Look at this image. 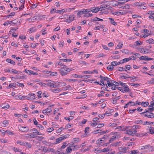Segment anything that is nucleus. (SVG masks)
<instances>
[{
    "label": "nucleus",
    "mask_w": 154,
    "mask_h": 154,
    "mask_svg": "<svg viewBox=\"0 0 154 154\" xmlns=\"http://www.w3.org/2000/svg\"><path fill=\"white\" fill-rule=\"evenodd\" d=\"M111 4L112 5H113L112 6H114L116 5H118L116 4V1H112L111 2Z\"/></svg>",
    "instance_id": "nucleus-51"
},
{
    "label": "nucleus",
    "mask_w": 154,
    "mask_h": 154,
    "mask_svg": "<svg viewBox=\"0 0 154 154\" xmlns=\"http://www.w3.org/2000/svg\"><path fill=\"white\" fill-rule=\"evenodd\" d=\"M134 123L136 124H139L140 123L143 124V123L142 121L139 120L135 121Z\"/></svg>",
    "instance_id": "nucleus-34"
},
{
    "label": "nucleus",
    "mask_w": 154,
    "mask_h": 154,
    "mask_svg": "<svg viewBox=\"0 0 154 154\" xmlns=\"http://www.w3.org/2000/svg\"><path fill=\"white\" fill-rule=\"evenodd\" d=\"M66 143H64L63 144V145L61 147V149H64L66 147Z\"/></svg>",
    "instance_id": "nucleus-55"
},
{
    "label": "nucleus",
    "mask_w": 154,
    "mask_h": 154,
    "mask_svg": "<svg viewBox=\"0 0 154 154\" xmlns=\"http://www.w3.org/2000/svg\"><path fill=\"white\" fill-rule=\"evenodd\" d=\"M72 149L70 148L69 147H68L66 149V151L67 153H70L72 151Z\"/></svg>",
    "instance_id": "nucleus-38"
},
{
    "label": "nucleus",
    "mask_w": 154,
    "mask_h": 154,
    "mask_svg": "<svg viewBox=\"0 0 154 154\" xmlns=\"http://www.w3.org/2000/svg\"><path fill=\"white\" fill-rule=\"evenodd\" d=\"M36 29L34 28H31L29 29V30L30 31V32L32 33V32H34L36 31Z\"/></svg>",
    "instance_id": "nucleus-45"
},
{
    "label": "nucleus",
    "mask_w": 154,
    "mask_h": 154,
    "mask_svg": "<svg viewBox=\"0 0 154 154\" xmlns=\"http://www.w3.org/2000/svg\"><path fill=\"white\" fill-rule=\"evenodd\" d=\"M142 105L144 107L147 106L149 104V103L148 102H142L141 103Z\"/></svg>",
    "instance_id": "nucleus-25"
},
{
    "label": "nucleus",
    "mask_w": 154,
    "mask_h": 154,
    "mask_svg": "<svg viewBox=\"0 0 154 154\" xmlns=\"http://www.w3.org/2000/svg\"><path fill=\"white\" fill-rule=\"evenodd\" d=\"M0 140L1 142L2 143H7V140L5 139H0Z\"/></svg>",
    "instance_id": "nucleus-63"
},
{
    "label": "nucleus",
    "mask_w": 154,
    "mask_h": 154,
    "mask_svg": "<svg viewBox=\"0 0 154 154\" xmlns=\"http://www.w3.org/2000/svg\"><path fill=\"white\" fill-rule=\"evenodd\" d=\"M37 93L38 94V97L40 98H41L42 96H41V94H42V92L41 91H40L38 92Z\"/></svg>",
    "instance_id": "nucleus-54"
},
{
    "label": "nucleus",
    "mask_w": 154,
    "mask_h": 154,
    "mask_svg": "<svg viewBox=\"0 0 154 154\" xmlns=\"http://www.w3.org/2000/svg\"><path fill=\"white\" fill-rule=\"evenodd\" d=\"M153 40L152 38H150L148 40H147L146 41V42L147 43H149V44H152L151 43L152 42V41Z\"/></svg>",
    "instance_id": "nucleus-57"
},
{
    "label": "nucleus",
    "mask_w": 154,
    "mask_h": 154,
    "mask_svg": "<svg viewBox=\"0 0 154 154\" xmlns=\"http://www.w3.org/2000/svg\"><path fill=\"white\" fill-rule=\"evenodd\" d=\"M140 127V126L137 125H133L131 127V129H139Z\"/></svg>",
    "instance_id": "nucleus-26"
},
{
    "label": "nucleus",
    "mask_w": 154,
    "mask_h": 154,
    "mask_svg": "<svg viewBox=\"0 0 154 154\" xmlns=\"http://www.w3.org/2000/svg\"><path fill=\"white\" fill-rule=\"evenodd\" d=\"M112 82H109L107 83L109 87H111L112 86H113L114 85V84L113 83H112Z\"/></svg>",
    "instance_id": "nucleus-56"
},
{
    "label": "nucleus",
    "mask_w": 154,
    "mask_h": 154,
    "mask_svg": "<svg viewBox=\"0 0 154 154\" xmlns=\"http://www.w3.org/2000/svg\"><path fill=\"white\" fill-rule=\"evenodd\" d=\"M90 77V75H84L83 76H82V78L84 79H87L88 78H89Z\"/></svg>",
    "instance_id": "nucleus-53"
},
{
    "label": "nucleus",
    "mask_w": 154,
    "mask_h": 154,
    "mask_svg": "<svg viewBox=\"0 0 154 154\" xmlns=\"http://www.w3.org/2000/svg\"><path fill=\"white\" fill-rule=\"evenodd\" d=\"M19 130L21 131L24 132H27L29 130V128L28 127H23L21 125L18 126Z\"/></svg>",
    "instance_id": "nucleus-3"
},
{
    "label": "nucleus",
    "mask_w": 154,
    "mask_h": 154,
    "mask_svg": "<svg viewBox=\"0 0 154 154\" xmlns=\"http://www.w3.org/2000/svg\"><path fill=\"white\" fill-rule=\"evenodd\" d=\"M101 131L100 129H98L97 130H94V134H97L100 133V131Z\"/></svg>",
    "instance_id": "nucleus-62"
},
{
    "label": "nucleus",
    "mask_w": 154,
    "mask_h": 154,
    "mask_svg": "<svg viewBox=\"0 0 154 154\" xmlns=\"http://www.w3.org/2000/svg\"><path fill=\"white\" fill-rule=\"evenodd\" d=\"M148 133L150 134H152L154 133V130L152 129V128H150L149 129V131H148Z\"/></svg>",
    "instance_id": "nucleus-40"
},
{
    "label": "nucleus",
    "mask_w": 154,
    "mask_h": 154,
    "mask_svg": "<svg viewBox=\"0 0 154 154\" xmlns=\"http://www.w3.org/2000/svg\"><path fill=\"white\" fill-rule=\"evenodd\" d=\"M35 94H28V97L26 98V99L29 100L35 99Z\"/></svg>",
    "instance_id": "nucleus-9"
},
{
    "label": "nucleus",
    "mask_w": 154,
    "mask_h": 154,
    "mask_svg": "<svg viewBox=\"0 0 154 154\" xmlns=\"http://www.w3.org/2000/svg\"><path fill=\"white\" fill-rule=\"evenodd\" d=\"M47 82L46 85L48 86L54 88H57V82H55L51 80H48L47 81Z\"/></svg>",
    "instance_id": "nucleus-1"
},
{
    "label": "nucleus",
    "mask_w": 154,
    "mask_h": 154,
    "mask_svg": "<svg viewBox=\"0 0 154 154\" xmlns=\"http://www.w3.org/2000/svg\"><path fill=\"white\" fill-rule=\"evenodd\" d=\"M2 108L3 109H8L9 107V105L7 103H5L2 105Z\"/></svg>",
    "instance_id": "nucleus-19"
},
{
    "label": "nucleus",
    "mask_w": 154,
    "mask_h": 154,
    "mask_svg": "<svg viewBox=\"0 0 154 154\" xmlns=\"http://www.w3.org/2000/svg\"><path fill=\"white\" fill-rule=\"evenodd\" d=\"M142 44V42H141L140 41H136L135 42V44L134 45L135 46H138V45H141Z\"/></svg>",
    "instance_id": "nucleus-35"
},
{
    "label": "nucleus",
    "mask_w": 154,
    "mask_h": 154,
    "mask_svg": "<svg viewBox=\"0 0 154 154\" xmlns=\"http://www.w3.org/2000/svg\"><path fill=\"white\" fill-rule=\"evenodd\" d=\"M149 108L148 109H145V112H142V113H141L140 114L141 115L143 114H144L145 113V114L146 113H148V112H149Z\"/></svg>",
    "instance_id": "nucleus-46"
},
{
    "label": "nucleus",
    "mask_w": 154,
    "mask_h": 154,
    "mask_svg": "<svg viewBox=\"0 0 154 154\" xmlns=\"http://www.w3.org/2000/svg\"><path fill=\"white\" fill-rule=\"evenodd\" d=\"M73 77L78 78H82V76L80 75H78L75 74H74L73 75Z\"/></svg>",
    "instance_id": "nucleus-42"
},
{
    "label": "nucleus",
    "mask_w": 154,
    "mask_h": 154,
    "mask_svg": "<svg viewBox=\"0 0 154 154\" xmlns=\"http://www.w3.org/2000/svg\"><path fill=\"white\" fill-rule=\"evenodd\" d=\"M37 127H38L41 130H43L44 129V127L41 125H37Z\"/></svg>",
    "instance_id": "nucleus-41"
},
{
    "label": "nucleus",
    "mask_w": 154,
    "mask_h": 154,
    "mask_svg": "<svg viewBox=\"0 0 154 154\" xmlns=\"http://www.w3.org/2000/svg\"><path fill=\"white\" fill-rule=\"evenodd\" d=\"M152 124H153V123L152 122L146 121L143 123V125L147 124V125H150Z\"/></svg>",
    "instance_id": "nucleus-43"
},
{
    "label": "nucleus",
    "mask_w": 154,
    "mask_h": 154,
    "mask_svg": "<svg viewBox=\"0 0 154 154\" xmlns=\"http://www.w3.org/2000/svg\"><path fill=\"white\" fill-rule=\"evenodd\" d=\"M112 66H116L118 65L121 64L120 61L118 62H117L116 61H113L111 63Z\"/></svg>",
    "instance_id": "nucleus-16"
},
{
    "label": "nucleus",
    "mask_w": 154,
    "mask_h": 154,
    "mask_svg": "<svg viewBox=\"0 0 154 154\" xmlns=\"http://www.w3.org/2000/svg\"><path fill=\"white\" fill-rule=\"evenodd\" d=\"M75 17L74 15H70L68 19H67L65 22H67L69 23H70L72 21L74 20Z\"/></svg>",
    "instance_id": "nucleus-8"
},
{
    "label": "nucleus",
    "mask_w": 154,
    "mask_h": 154,
    "mask_svg": "<svg viewBox=\"0 0 154 154\" xmlns=\"http://www.w3.org/2000/svg\"><path fill=\"white\" fill-rule=\"evenodd\" d=\"M130 60H131V59L124 58L122 60H121L120 61V62L121 64H123L125 62L129 61Z\"/></svg>",
    "instance_id": "nucleus-17"
},
{
    "label": "nucleus",
    "mask_w": 154,
    "mask_h": 154,
    "mask_svg": "<svg viewBox=\"0 0 154 154\" xmlns=\"http://www.w3.org/2000/svg\"><path fill=\"white\" fill-rule=\"evenodd\" d=\"M5 132L11 135H13L14 134V133L9 130H7Z\"/></svg>",
    "instance_id": "nucleus-39"
},
{
    "label": "nucleus",
    "mask_w": 154,
    "mask_h": 154,
    "mask_svg": "<svg viewBox=\"0 0 154 154\" xmlns=\"http://www.w3.org/2000/svg\"><path fill=\"white\" fill-rule=\"evenodd\" d=\"M136 130H132L131 129L127 130L126 131V134H128L129 135L133 136L137 132Z\"/></svg>",
    "instance_id": "nucleus-4"
},
{
    "label": "nucleus",
    "mask_w": 154,
    "mask_h": 154,
    "mask_svg": "<svg viewBox=\"0 0 154 154\" xmlns=\"http://www.w3.org/2000/svg\"><path fill=\"white\" fill-rule=\"evenodd\" d=\"M85 74H91L93 73V72L91 71H85L83 72Z\"/></svg>",
    "instance_id": "nucleus-49"
},
{
    "label": "nucleus",
    "mask_w": 154,
    "mask_h": 154,
    "mask_svg": "<svg viewBox=\"0 0 154 154\" xmlns=\"http://www.w3.org/2000/svg\"><path fill=\"white\" fill-rule=\"evenodd\" d=\"M108 19L110 20V22L112 24L116 25H117V23L114 21V19L111 18H109Z\"/></svg>",
    "instance_id": "nucleus-18"
},
{
    "label": "nucleus",
    "mask_w": 154,
    "mask_h": 154,
    "mask_svg": "<svg viewBox=\"0 0 154 154\" xmlns=\"http://www.w3.org/2000/svg\"><path fill=\"white\" fill-rule=\"evenodd\" d=\"M60 72L61 75L63 76L66 75L67 74V73L66 71V70L64 71L63 70H60Z\"/></svg>",
    "instance_id": "nucleus-22"
},
{
    "label": "nucleus",
    "mask_w": 154,
    "mask_h": 154,
    "mask_svg": "<svg viewBox=\"0 0 154 154\" xmlns=\"http://www.w3.org/2000/svg\"><path fill=\"white\" fill-rule=\"evenodd\" d=\"M131 85L132 86H134L135 87H138L139 86V85L137 83L136 84H134V83H131Z\"/></svg>",
    "instance_id": "nucleus-59"
},
{
    "label": "nucleus",
    "mask_w": 154,
    "mask_h": 154,
    "mask_svg": "<svg viewBox=\"0 0 154 154\" xmlns=\"http://www.w3.org/2000/svg\"><path fill=\"white\" fill-rule=\"evenodd\" d=\"M10 71H11L10 72L11 73H14L16 74H17L18 73V71L16 70V69H11Z\"/></svg>",
    "instance_id": "nucleus-24"
},
{
    "label": "nucleus",
    "mask_w": 154,
    "mask_h": 154,
    "mask_svg": "<svg viewBox=\"0 0 154 154\" xmlns=\"http://www.w3.org/2000/svg\"><path fill=\"white\" fill-rule=\"evenodd\" d=\"M66 83L65 82H63L62 81L58 82H57V86L58 87H60V86H64L66 85Z\"/></svg>",
    "instance_id": "nucleus-11"
},
{
    "label": "nucleus",
    "mask_w": 154,
    "mask_h": 154,
    "mask_svg": "<svg viewBox=\"0 0 154 154\" xmlns=\"http://www.w3.org/2000/svg\"><path fill=\"white\" fill-rule=\"evenodd\" d=\"M149 107H153L154 108V102H151V104L149 106Z\"/></svg>",
    "instance_id": "nucleus-64"
},
{
    "label": "nucleus",
    "mask_w": 154,
    "mask_h": 154,
    "mask_svg": "<svg viewBox=\"0 0 154 154\" xmlns=\"http://www.w3.org/2000/svg\"><path fill=\"white\" fill-rule=\"evenodd\" d=\"M116 138V136H113L110 138V140L109 141V143H111Z\"/></svg>",
    "instance_id": "nucleus-29"
},
{
    "label": "nucleus",
    "mask_w": 154,
    "mask_h": 154,
    "mask_svg": "<svg viewBox=\"0 0 154 154\" xmlns=\"http://www.w3.org/2000/svg\"><path fill=\"white\" fill-rule=\"evenodd\" d=\"M139 58L140 60H144L145 61L151 60L154 59L153 58L147 57L145 56H141Z\"/></svg>",
    "instance_id": "nucleus-6"
},
{
    "label": "nucleus",
    "mask_w": 154,
    "mask_h": 154,
    "mask_svg": "<svg viewBox=\"0 0 154 154\" xmlns=\"http://www.w3.org/2000/svg\"><path fill=\"white\" fill-rule=\"evenodd\" d=\"M151 51L147 49L141 48L140 49V52L141 53L143 54H148Z\"/></svg>",
    "instance_id": "nucleus-10"
},
{
    "label": "nucleus",
    "mask_w": 154,
    "mask_h": 154,
    "mask_svg": "<svg viewBox=\"0 0 154 154\" xmlns=\"http://www.w3.org/2000/svg\"><path fill=\"white\" fill-rule=\"evenodd\" d=\"M103 80L104 81H107V83H108L109 82H112V80H111V79L107 77H104L103 78Z\"/></svg>",
    "instance_id": "nucleus-23"
},
{
    "label": "nucleus",
    "mask_w": 154,
    "mask_h": 154,
    "mask_svg": "<svg viewBox=\"0 0 154 154\" xmlns=\"http://www.w3.org/2000/svg\"><path fill=\"white\" fill-rule=\"evenodd\" d=\"M109 150V149L108 148H104L102 149H101V150H100V152H107Z\"/></svg>",
    "instance_id": "nucleus-48"
},
{
    "label": "nucleus",
    "mask_w": 154,
    "mask_h": 154,
    "mask_svg": "<svg viewBox=\"0 0 154 154\" xmlns=\"http://www.w3.org/2000/svg\"><path fill=\"white\" fill-rule=\"evenodd\" d=\"M122 45L123 44L119 43L117 45L116 49H119L121 48L122 47Z\"/></svg>",
    "instance_id": "nucleus-36"
},
{
    "label": "nucleus",
    "mask_w": 154,
    "mask_h": 154,
    "mask_svg": "<svg viewBox=\"0 0 154 154\" xmlns=\"http://www.w3.org/2000/svg\"><path fill=\"white\" fill-rule=\"evenodd\" d=\"M69 135L68 134L63 135L62 137L58 138L56 139V141L54 144H56L60 143L62 140L67 138Z\"/></svg>",
    "instance_id": "nucleus-2"
},
{
    "label": "nucleus",
    "mask_w": 154,
    "mask_h": 154,
    "mask_svg": "<svg viewBox=\"0 0 154 154\" xmlns=\"http://www.w3.org/2000/svg\"><path fill=\"white\" fill-rule=\"evenodd\" d=\"M100 8L97 7L91 8V11L93 13H96L100 10Z\"/></svg>",
    "instance_id": "nucleus-7"
},
{
    "label": "nucleus",
    "mask_w": 154,
    "mask_h": 154,
    "mask_svg": "<svg viewBox=\"0 0 154 154\" xmlns=\"http://www.w3.org/2000/svg\"><path fill=\"white\" fill-rule=\"evenodd\" d=\"M144 116L150 118H154V114L152 112H149L144 114Z\"/></svg>",
    "instance_id": "nucleus-5"
},
{
    "label": "nucleus",
    "mask_w": 154,
    "mask_h": 154,
    "mask_svg": "<svg viewBox=\"0 0 154 154\" xmlns=\"http://www.w3.org/2000/svg\"><path fill=\"white\" fill-rule=\"evenodd\" d=\"M42 96H43V97H48V93H46L45 92H44L42 94Z\"/></svg>",
    "instance_id": "nucleus-61"
},
{
    "label": "nucleus",
    "mask_w": 154,
    "mask_h": 154,
    "mask_svg": "<svg viewBox=\"0 0 154 154\" xmlns=\"http://www.w3.org/2000/svg\"><path fill=\"white\" fill-rule=\"evenodd\" d=\"M119 8L125 9H129L130 8V5L129 4H126L124 6H121Z\"/></svg>",
    "instance_id": "nucleus-15"
},
{
    "label": "nucleus",
    "mask_w": 154,
    "mask_h": 154,
    "mask_svg": "<svg viewBox=\"0 0 154 154\" xmlns=\"http://www.w3.org/2000/svg\"><path fill=\"white\" fill-rule=\"evenodd\" d=\"M85 13H86L85 9H82L81 11L78 12V13H77V15H81L84 14Z\"/></svg>",
    "instance_id": "nucleus-27"
},
{
    "label": "nucleus",
    "mask_w": 154,
    "mask_h": 154,
    "mask_svg": "<svg viewBox=\"0 0 154 154\" xmlns=\"http://www.w3.org/2000/svg\"><path fill=\"white\" fill-rule=\"evenodd\" d=\"M63 129H64V128H63V127H61L60 128L58 129H57V132L58 133L61 132V131H62V130H63Z\"/></svg>",
    "instance_id": "nucleus-58"
},
{
    "label": "nucleus",
    "mask_w": 154,
    "mask_h": 154,
    "mask_svg": "<svg viewBox=\"0 0 154 154\" xmlns=\"http://www.w3.org/2000/svg\"><path fill=\"white\" fill-rule=\"evenodd\" d=\"M150 34H147L146 35H141L140 37H141V38H146V37H148L149 35H150Z\"/></svg>",
    "instance_id": "nucleus-52"
},
{
    "label": "nucleus",
    "mask_w": 154,
    "mask_h": 154,
    "mask_svg": "<svg viewBox=\"0 0 154 154\" xmlns=\"http://www.w3.org/2000/svg\"><path fill=\"white\" fill-rule=\"evenodd\" d=\"M12 87H16V84L14 83H11L10 84L9 86L8 87V88H12Z\"/></svg>",
    "instance_id": "nucleus-32"
},
{
    "label": "nucleus",
    "mask_w": 154,
    "mask_h": 154,
    "mask_svg": "<svg viewBox=\"0 0 154 154\" xmlns=\"http://www.w3.org/2000/svg\"><path fill=\"white\" fill-rule=\"evenodd\" d=\"M45 111H46V112L48 113H51L52 111V109L50 108H47L45 109Z\"/></svg>",
    "instance_id": "nucleus-47"
},
{
    "label": "nucleus",
    "mask_w": 154,
    "mask_h": 154,
    "mask_svg": "<svg viewBox=\"0 0 154 154\" xmlns=\"http://www.w3.org/2000/svg\"><path fill=\"white\" fill-rule=\"evenodd\" d=\"M24 72H25L29 75L31 74L32 73H32V71L31 70H28L26 69L25 70V71H24Z\"/></svg>",
    "instance_id": "nucleus-37"
},
{
    "label": "nucleus",
    "mask_w": 154,
    "mask_h": 154,
    "mask_svg": "<svg viewBox=\"0 0 154 154\" xmlns=\"http://www.w3.org/2000/svg\"><path fill=\"white\" fill-rule=\"evenodd\" d=\"M97 128H100L103 127L104 126L103 124H98L97 123Z\"/></svg>",
    "instance_id": "nucleus-50"
},
{
    "label": "nucleus",
    "mask_w": 154,
    "mask_h": 154,
    "mask_svg": "<svg viewBox=\"0 0 154 154\" xmlns=\"http://www.w3.org/2000/svg\"><path fill=\"white\" fill-rule=\"evenodd\" d=\"M6 61L7 62L10 63L11 64L13 65H15V62L14 61L11 60V59H6Z\"/></svg>",
    "instance_id": "nucleus-21"
},
{
    "label": "nucleus",
    "mask_w": 154,
    "mask_h": 154,
    "mask_svg": "<svg viewBox=\"0 0 154 154\" xmlns=\"http://www.w3.org/2000/svg\"><path fill=\"white\" fill-rule=\"evenodd\" d=\"M123 90L122 92L123 93L126 92H129L131 91V90L128 88V86L127 85H125L124 87V88H123Z\"/></svg>",
    "instance_id": "nucleus-12"
},
{
    "label": "nucleus",
    "mask_w": 154,
    "mask_h": 154,
    "mask_svg": "<svg viewBox=\"0 0 154 154\" xmlns=\"http://www.w3.org/2000/svg\"><path fill=\"white\" fill-rule=\"evenodd\" d=\"M150 147L149 145H145V146H142L141 147V149H147L148 148Z\"/></svg>",
    "instance_id": "nucleus-30"
},
{
    "label": "nucleus",
    "mask_w": 154,
    "mask_h": 154,
    "mask_svg": "<svg viewBox=\"0 0 154 154\" xmlns=\"http://www.w3.org/2000/svg\"><path fill=\"white\" fill-rule=\"evenodd\" d=\"M34 133H32L30 134H28L27 135H29L28 137H30L31 138H35L37 137V136L35 135V134H33Z\"/></svg>",
    "instance_id": "nucleus-28"
},
{
    "label": "nucleus",
    "mask_w": 154,
    "mask_h": 154,
    "mask_svg": "<svg viewBox=\"0 0 154 154\" xmlns=\"http://www.w3.org/2000/svg\"><path fill=\"white\" fill-rule=\"evenodd\" d=\"M119 71L120 72H122L123 71H127V70L126 69L124 68L123 67H119Z\"/></svg>",
    "instance_id": "nucleus-44"
},
{
    "label": "nucleus",
    "mask_w": 154,
    "mask_h": 154,
    "mask_svg": "<svg viewBox=\"0 0 154 154\" xmlns=\"http://www.w3.org/2000/svg\"><path fill=\"white\" fill-rule=\"evenodd\" d=\"M130 0H119L118 4V5H122Z\"/></svg>",
    "instance_id": "nucleus-14"
},
{
    "label": "nucleus",
    "mask_w": 154,
    "mask_h": 154,
    "mask_svg": "<svg viewBox=\"0 0 154 154\" xmlns=\"http://www.w3.org/2000/svg\"><path fill=\"white\" fill-rule=\"evenodd\" d=\"M70 146L72 148V149L73 150H77L79 148L78 145H75L74 144H72Z\"/></svg>",
    "instance_id": "nucleus-13"
},
{
    "label": "nucleus",
    "mask_w": 154,
    "mask_h": 154,
    "mask_svg": "<svg viewBox=\"0 0 154 154\" xmlns=\"http://www.w3.org/2000/svg\"><path fill=\"white\" fill-rule=\"evenodd\" d=\"M12 149L15 151V152H20L21 151V149H18L15 147H13Z\"/></svg>",
    "instance_id": "nucleus-33"
},
{
    "label": "nucleus",
    "mask_w": 154,
    "mask_h": 154,
    "mask_svg": "<svg viewBox=\"0 0 154 154\" xmlns=\"http://www.w3.org/2000/svg\"><path fill=\"white\" fill-rule=\"evenodd\" d=\"M51 91L54 93H58L60 92L61 90L59 88H57L56 89H51Z\"/></svg>",
    "instance_id": "nucleus-20"
},
{
    "label": "nucleus",
    "mask_w": 154,
    "mask_h": 154,
    "mask_svg": "<svg viewBox=\"0 0 154 154\" xmlns=\"http://www.w3.org/2000/svg\"><path fill=\"white\" fill-rule=\"evenodd\" d=\"M17 97H18L19 99H24V98L27 97H23L21 96L20 95H17L16 96Z\"/></svg>",
    "instance_id": "nucleus-31"
},
{
    "label": "nucleus",
    "mask_w": 154,
    "mask_h": 154,
    "mask_svg": "<svg viewBox=\"0 0 154 154\" xmlns=\"http://www.w3.org/2000/svg\"><path fill=\"white\" fill-rule=\"evenodd\" d=\"M54 128H48L47 129V131L48 132H51L52 131L54 130Z\"/></svg>",
    "instance_id": "nucleus-60"
}]
</instances>
